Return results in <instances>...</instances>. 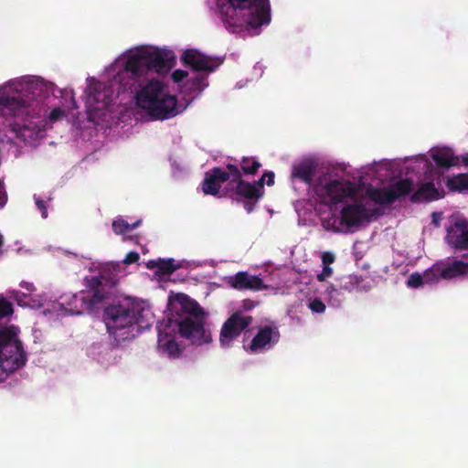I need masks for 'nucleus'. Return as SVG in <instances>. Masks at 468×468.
<instances>
[{"label":"nucleus","mask_w":468,"mask_h":468,"mask_svg":"<svg viewBox=\"0 0 468 468\" xmlns=\"http://www.w3.org/2000/svg\"><path fill=\"white\" fill-rule=\"evenodd\" d=\"M112 230L116 235L124 234L131 231L130 224L122 218L114 220L112 224Z\"/></svg>","instance_id":"obj_29"},{"label":"nucleus","mask_w":468,"mask_h":468,"mask_svg":"<svg viewBox=\"0 0 468 468\" xmlns=\"http://www.w3.org/2000/svg\"><path fill=\"white\" fill-rule=\"evenodd\" d=\"M22 288H25L27 292H33L35 290L34 285L29 282H23L20 283Z\"/></svg>","instance_id":"obj_45"},{"label":"nucleus","mask_w":468,"mask_h":468,"mask_svg":"<svg viewBox=\"0 0 468 468\" xmlns=\"http://www.w3.org/2000/svg\"><path fill=\"white\" fill-rule=\"evenodd\" d=\"M255 305V303L251 300H244L242 303V307L247 311L253 309Z\"/></svg>","instance_id":"obj_43"},{"label":"nucleus","mask_w":468,"mask_h":468,"mask_svg":"<svg viewBox=\"0 0 468 468\" xmlns=\"http://www.w3.org/2000/svg\"><path fill=\"white\" fill-rule=\"evenodd\" d=\"M446 186L450 191L464 193L468 192V174H459L448 177Z\"/></svg>","instance_id":"obj_24"},{"label":"nucleus","mask_w":468,"mask_h":468,"mask_svg":"<svg viewBox=\"0 0 468 468\" xmlns=\"http://www.w3.org/2000/svg\"><path fill=\"white\" fill-rule=\"evenodd\" d=\"M309 308L314 313L322 314L325 311L326 307L320 298H314L313 301L310 302Z\"/></svg>","instance_id":"obj_33"},{"label":"nucleus","mask_w":468,"mask_h":468,"mask_svg":"<svg viewBox=\"0 0 468 468\" xmlns=\"http://www.w3.org/2000/svg\"><path fill=\"white\" fill-rule=\"evenodd\" d=\"M141 223H142V220L139 219V220L135 221L134 223L130 224L131 230L136 229L138 226L141 225Z\"/></svg>","instance_id":"obj_48"},{"label":"nucleus","mask_w":468,"mask_h":468,"mask_svg":"<svg viewBox=\"0 0 468 468\" xmlns=\"http://www.w3.org/2000/svg\"><path fill=\"white\" fill-rule=\"evenodd\" d=\"M6 196L5 194L0 193V207H3L5 204Z\"/></svg>","instance_id":"obj_47"},{"label":"nucleus","mask_w":468,"mask_h":468,"mask_svg":"<svg viewBox=\"0 0 468 468\" xmlns=\"http://www.w3.org/2000/svg\"><path fill=\"white\" fill-rule=\"evenodd\" d=\"M261 167V164L255 157L245 156L241 159L239 170L242 176H254Z\"/></svg>","instance_id":"obj_26"},{"label":"nucleus","mask_w":468,"mask_h":468,"mask_svg":"<svg viewBox=\"0 0 468 468\" xmlns=\"http://www.w3.org/2000/svg\"><path fill=\"white\" fill-rule=\"evenodd\" d=\"M62 115H63L62 110L59 108H55L51 111V112L49 114V119L54 122V121H57Z\"/></svg>","instance_id":"obj_40"},{"label":"nucleus","mask_w":468,"mask_h":468,"mask_svg":"<svg viewBox=\"0 0 468 468\" xmlns=\"http://www.w3.org/2000/svg\"><path fill=\"white\" fill-rule=\"evenodd\" d=\"M174 65L173 58L160 50L146 47L131 53L124 63L123 71L133 79H138L148 72L167 73Z\"/></svg>","instance_id":"obj_6"},{"label":"nucleus","mask_w":468,"mask_h":468,"mask_svg":"<svg viewBox=\"0 0 468 468\" xmlns=\"http://www.w3.org/2000/svg\"><path fill=\"white\" fill-rule=\"evenodd\" d=\"M139 259L140 256L136 251H130L129 253L126 254L122 262L126 265H129L137 262Z\"/></svg>","instance_id":"obj_35"},{"label":"nucleus","mask_w":468,"mask_h":468,"mask_svg":"<svg viewBox=\"0 0 468 468\" xmlns=\"http://www.w3.org/2000/svg\"><path fill=\"white\" fill-rule=\"evenodd\" d=\"M204 80L205 78L203 76H197L193 79V83L197 86H200Z\"/></svg>","instance_id":"obj_46"},{"label":"nucleus","mask_w":468,"mask_h":468,"mask_svg":"<svg viewBox=\"0 0 468 468\" xmlns=\"http://www.w3.org/2000/svg\"><path fill=\"white\" fill-rule=\"evenodd\" d=\"M443 197L441 194L432 182L421 184L418 189L410 196V201L413 203H420L423 201L438 200Z\"/></svg>","instance_id":"obj_19"},{"label":"nucleus","mask_w":468,"mask_h":468,"mask_svg":"<svg viewBox=\"0 0 468 468\" xmlns=\"http://www.w3.org/2000/svg\"><path fill=\"white\" fill-rule=\"evenodd\" d=\"M446 242L456 250H468V220L457 219L447 229Z\"/></svg>","instance_id":"obj_15"},{"label":"nucleus","mask_w":468,"mask_h":468,"mask_svg":"<svg viewBox=\"0 0 468 468\" xmlns=\"http://www.w3.org/2000/svg\"><path fill=\"white\" fill-rule=\"evenodd\" d=\"M162 81L152 80L136 93V101L140 108L145 110L156 120H165L177 113V100L164 90Z\"/></svg>","instance_id":"obj_5"},{"label":"nucleus","mask_w":468,"mask_h":468,"mask_svg":"<svg viewBox=\"0 0 468 468\" xmlns=\"http://www.w3.org/2000/svg\"><path fill=\"white\" fill-rule=\"evenodd\" d=\"M335 260V255L332 252L326 251L324 252L322 255V261L324 266H329L332 264Z\"/></svg>","instance_id":"obj_37"},{"label":"nucleus","mask_w":468,"mask_h":468,"mask_svg":"<svg viewBox=\"0 0 468 468\" xmlns=\"http://www.w3.org/2000/svg\"><path fill=\"white\" fill-rule=\"evenodd\" d=\"M239 167L237 165L229 163L226 165V170L219 166H215L206 173L202 182V191L206 195L216 197L219 194L223 183H229L232 176L239 177Z\"/></svg>","instance_id":"obj_9"},{"label":"nucleus","mask_w":468,"mask_h":468,"mask_svg":"<svg viewBox=\"0 0 468 468\" xmlns=\"http://www.w3.org/2000/svg\"><path fill=\"white\" fill-rule=\"evenodd\" d=\"M255 204L256 203H254L253 200H245V202H244V208L246 209V211L248 213H250V212L253 211Z\"/></svg>","instance_id":"obj_42"},{"label":"nucleus","mask_w":468,"mask_h":468,"mask_svg":"<svg viewBox=\"0 0 468 468\" xmlns=\"http://www.w3.org/2000/svg\"><path fill=\"white\" fill-rule=\"evenodd\" d=\"M281 338L279 328L273 324H266L259 328V331L250 341L246 350L251 354L261 353L272 348Z\"/></svg>","instance_id":"obj_11"},{"label":"nucleus","mask_w":468,"mask_h":468,"mask_svg":"<svg viewBox=\"0 0 468 468\" xmlns=\"http://www.w3.org/2000/svg\"><path fill=\"white\" fill-rule=\"evenodd\" d=\"M228 283L239 291H260L265 287L262 279L256 275H250L247 271H239L234 276L229 277Z\"/></svg>","instance_id":"obj_18"},{"label":"nucleus","mask_w":468,"mask_h":468,"mask_svg":"<svg viewBox=\"0 0 468 468\" xmlns=\"http://www.w3.org/2000/svg\"><path fill=\"white\" fill-rule=\"evenodd\" d=\"M119 271L118 263H107L101 266L96 275L85 278L89 296H61L62 309L71 314H80L83 313V306L86 310L96 308L112 294L113 289L118 283Z\"/></svg>","instance_id":"obj_2"},{"label":"nucleus","mask_w":468,"mask_h":468,"mask_svg":"<svg viewBox=\"0 0 468 468\" xmlns=\"http://www.w3.org/2000/svg\"><path fill=\"white\" fill-rule=\"evenodd\" d=\"M316 169L315 164L311 160H304L292 165L291 177L310 185Z\"/></svg>","instance_id":"obj_20"},{"label":"nucleus","mask_w":468,"mask_h":468,"mask_svg":"<svg viewBox=\"0 0 468 468\" xmlns=\"http://www.w3.org/2000/svg\"><path fill=\"white\" fill-rule=\"evenodd\" d=\"M373 215L361 203L347 204L341 210L340 223L346 228L357 227L364 221H369Z\"/></svg>","instance_id":"obj_14"},{"label":"nucleus","mask_w":468,"mask_h":468,"mask_svg":"<svg viewBox=\"0 0 468 468\" xmlns=\"http://www.w3.org/2000/svg\"><path fill=\"white\" fill-rule=\"evenodd\" d=\"M367 194L370 199L377 204L388 205L394 203L388 186L371 189Z\"/></svg>","instance_id":"obj_25"},{"label":"nucleus","mask_w":468,"mask_h":468,"mask_svg":"<svg viewBox=\"0 0 468 468\" xmlns=\"http://www.w3.org/2000/svg\"><path fill=\"white\" fill-rule=\"evenodd\" d=\"M362 281H363V279L356 275H353V276L349 277V284L351 285L352 289L361 290L360 282Z\"/></svg>","instance_id":"obj_38"},{"label":"nucleus","mask_w":468,"mask_h":468,"mask_svg":"<svg viewBox=\"0 0 468 468\" xmlns=\"http://www.w3.org/2000/svg\"><path fill=\"white\" fill-rule=\"evenodd\" d=\"M425 283L438 282L442 280L441 274L433 271V265L424 271Z\"/></svg>","instance_id":"obj_32"},{"label":"nucleus","mask_w":468,"mask_h":468,"mask_svg":"<svg viewBox=\"0 0 468 468\" xmlns=\"http://www.w3.org/2000/svg\"><path fill=\"white\" fill-rule=\"evenodd\" d=\"M34 86L27 84L26 90L23 92H19L13 96H0V108L8 111V112L14 116L20 114H29L30 108L37 102Z\"/></svg>","instance_id":"obj_8"},{"label":"nucleus","mask_w":468,"mask_h":468,"mask_svg":"<svg viewBox=\"0 0 468 468\" xmlns=\"http://www.w3.org/2000/svg\"><path fill=\"white\" fill-rule=\"evenodd\" d=\"M13 304L7 300L0 299V319L11 315L13 314Z\"/></svg>","instance_id":"obj_31"},{"label":"nucleus","mask_w":468,"mask_h":468,"mask_svg":"<svg viewBox=\"0 0 468 468\" xmlns=\"http://www.w3.org/2000/svg\"><path fill=\"white\" fill-rule=\"evenodd\" d=\"M158 348L170 358H178L182 352V348L176 341L175 336L163 333L161 330L158 334Z\"/></svg>","instance_id":"obj_21"},{"label":"nucleus","mask_w":468,"mask_h":468,"mask_svg":"<svg viewBox=\"0 0 468 468\" xmlns=\"http://www.w3.org/2000/svg\"><path fill=\"white\" fill-rule=\"evenodd\" d=\"M413 180L410 178L400 179L388 186L393 202L400 197L408 196L413 190Z\"/></svg>","instance_id":"obj_23"},{"label":"nucleus","mask_w":468,"mask_h":468,"mask_svg":"<svg viewBox=\"0 0 468 468\" xmlns=\"http://www.w3.org/2000/svg\"><path fill=\"white\" fill-rule=\"evenodd\" d=\"M433 271L441 274L442 280H452L468 276V262L460 260L439 261L433 264Z\"/></svg>","instance_id":"obj_16"},{"label":"nucleus","mask_w":468,"mask_h":468,"mask_svg":"<svg viewBox=\"0 0 468 468\" xmlns=\"http://www.w3.org/2000/svg\"><path fill=\"white\" fill-rule=\"evenodd\" d=\"M153 314L149 309L130 302L112 303L104 310V321L110 335L127 339L130 331L137 327V332L152 326Z\"/></svg>","instance_id":"obj_3"},{"label":"nucleus","mask_w":468,"mask_h":468,"mask_svg":"<svg viewBox=\"0 0 468 468\" xmlns=\"http://www.w3.org/2000/svg\"><path fill=\"white\" fill-rule=\"evenodd\" d=\"M463 163L468 166V154L463 156Z\"/></svg>","instance_id":"obj_50"},{"label":"nucleus","mask_w":468,"mask_h":468,"mask_svg":"<svg viewBox=\"0 0 468 468\" xmlns=\"http://www.w3.org/2000/svg\"><path fill=\"white\" fill-rule=\"evenodd\" d=\"M101 91L95 90L94 93L89 94V101H92L94 103H98L101 101Z\"/></svg>","instance_id":"obj_41"},{"label":"nucleus","mask_w":468,"mask_h":468,"mask_svg":"<svg viewBox=\"0 0 468 468\" xmlns=\"http://www.w3.org/2000/svg\"><path fill=\"white\" fill-rule=\"evenodd\" d=\"M19 295H20V292H16L13 297H14V299L17 302V303H18L19 305H21V302H20V300L18 299V296H19Z\"/></svg>","instance_id":"obj_49"},{"label":"nucleus","mask_w":468,"mask_h":468,"mask_svg":"<svg viewBox=\"0 0 468 468\" xmlns=\"http://www.w3.org/2000/svg\"><path fill=\"white\" fill-rule=\"evenodd\" d=\"M3 237L0 235V248L3 246Z\"/></svg>","instance_id":"obj_51"},{"label":"nucleus","mask_w":468,"mask_h":468,"mask_svg":"<svg viewBox=\"0 0 468 468\" xmlns=\"http://www.w3.org/2000/svg\"><path fill=\"white\" fill-rule=\"evenodd\" d=\"M178 268V265L175 263L174 259H159V265H158V273L162 275H170L172 274L176 269Z\"/></svg>","instance_id":"obj_28"},{"label":"nucleus","mask_w":468,"mask_h":468,"mask_svg":"<svg viewBox=\"0 0 468 468\" xmlns=\"http://www.w3.org/2000/svg\"><path fill=\"white\" fill-rule=\"evenodd\" d=\"M158 265H159V259L157 261H154V260L149 261L146 263V267L149 270H153L154 268H156L158 270Z\"/></svg>","instance_id":"obj_44"},{"label":"nucleus","mask_w":468,"mask_h":468,"mask_svg":"<svg viewBox=\"0 0 468 468\" xmlns=\"http://www.w3.org/2000/svg\"><path fill=\"white\" fill-rule=\"evenodd\" d=\"M331 204H337L347 197L356 196V189L353 183L346 180L334 179L327 182L322 189Z\"/></svg>","instance_id":"obj_12"},{"label":"nucleus","mask_w":468,"mask_h":468,"mask_svg":"<svg viewBox=\"0 0 468 468\" xmlns=\"http://www.w3.org/2000/svg\"><path fill=\"white\" fill-rule=\"evenodd\" d=\"M183 62L190 66L195 71L212 72L218 66V62L194 49H188L182 56Z\"/></svg>","instance_id":"obj_17"},{"label":"nucleus","mask_w":468,"mask_h":468,"mask_svg":"<svg viewBox=\"0 0 468 468\" xmlns=\"http://www.w3.org/2000/svg\"><path fill=\"white\" fill-rule=\"evenodd\" d=\"M188 73L183 69H176L172 73V80L175 83L181 82L186 77H187Z\"/></svg>","instance_id":"obj_34"},{"label":"nucleus","mask_w":468,"mask_h":468,"mask_svg":"<svg viewBox=\"0 0 468 468\" xmlns=\"http://www.w3.org/2000/svg\"><path fill=\"white\" fill-rule=\"evenodd\" d=\"M217 12L224 27L241 34L271 21L269 0H217Z\"/></svg>","instance_id":"obj_1"},{"label":"nucleus","mask_w":468,"mask_h":468,"mask_svg":"<svg viewBox=\"0 0 468 468\" xmlns=\"http://www.w3.org/2000/svg\"><path fill=\"white\" fill-rule=\"evenodd\" d=\"M266 177H269V180L266 181V184L268 186H272L274 184V177H275V175L272 171L264 172L259 180L254 181L252 183V185H254V186L258 190V193L261 196V197H262L264 195V184H265Z\"/></svg>","instance_id":"obj_27"},{"label":"nucleus","mask_w":468,"mask_h":468,"mask_svg":"<svg viewBox=\"0 0 468 468\" xmlns=\"http://www.w3.org/2000/svg\"><path fill=\"white\" fill-rule=\"evenodd\" d=\"M423 283H425L424 274L420 275L418 272L412 273L407 282L408 286L411 288H418Z\"/></svg>","instance_id":"obj_30"},{"label":"nucleus","mask_w":468,"mask_h":468,"mask_svg":"<svg viewBox=\"0 0 468 468\" xmlns=\"http://www.w3.org/2000/svg\"><path fill=\"white\" fill-rule=\"evenodd\" d=\"M252 321V316L244 315L240 311L233 313L221 327L219 335L221 346H229L232 341L251 324Z\"/></svg>","instance_id":"obj_10"},{"label":"nucleus","mask_w":468,"mask_h":468,"mask_svg":"<svg viewBox=\"0 0 468 468\" xmlns=\"http://www.w3.org/2000/svg\"><path fill=\"white\" fill-rule=\"evenodd\" d=\"M332 274V268L329 266H324L322 272L317 275V280L319 282H324L327 277H330Z\"/></svg>","instance_id":"obj_36"},{"label":"nucleus","mask_w":468,"mask_h":468,"mask_svg":"<svg viewBox=\"0 0 468 468\" xmlns=\"http://www.w3.org/2000/svg\"><path fill=\"white\" fill-rule=\"evenodd\" d=\"M431 158L438 166L443 168H450L455 165L458 161L450 148H441L433 151Z\"/></svg>","instance_id":"obj_22"},{"label":"nucleus","mask_w":468,"mask_h":468,"mask_svg":"<svg viewBox=\"0 0 468 468\" xmlns=\"http://www.w3.org/2000/svg\"><path fill=\"white\" fill-rule=\"evenodd\" d=\"M35 200H36V205H37V208L41 212L42 218H46L48 217V210H47L45 202L37 197H35Z\"/></svg>","instance_id":"obj_39"},{"label":"nucleus","mask_w":468,"mask_h":468,"mask_svg":"<svg viewBox=\"0 0 468 468\" xmlns=\"http://www.w3.org/2000/svg\"><path fill=\"white\" fill-rule=\"evenodd\" d=\"M176 300L180 310L176 312L177 317L173 314V318L180 335L197 346L211 342V333L205 328V313L202 307L184 293L177 294Z\"/></svg>","instance_id":"obj_4"},{"label":"nucleus","mask_w":468,"mask_h":468,"mask_svg":"<svg viewBox=\"0 0 468 468\" xmlns=\"http://www.w3.org/2000/svg\"><path fill=\"white\" fill-rule=\"evenodd\" d=\"M26 362L27 355L16 334L8 328L0 330V367L3 371L12 373Z\"/></svg>","instance_id":"obj_7"},{"label":"nucleus","mask_w":468,"mask_h":468,"mask_svg":"<svg viewBox=\"0 0 468 468\" xmlns=\"http://www.w3.org/2000/svg\"><path fill=\"white\" fill-rule=\"evenodd\" d=\"M224 195L230 197L233 195H237L245 200H253L254 203H257L261 198L254 185L242 179L240 171L239 177L232 176L230 182L228 183L224 188Z\"/></svg>","instance_id":"obj_13"}]
</instances>
